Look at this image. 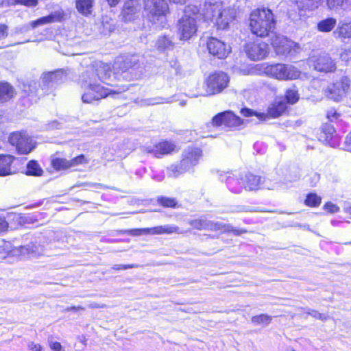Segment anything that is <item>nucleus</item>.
I'll use <instances>...</instances> for the list:
<instances>
[{"instance_id":"393cba45","label":"nucleus","mask_w":351,"mask_h":351,"mask_svg":"<svg viewBox=\"0 0 351 351\" xmlns=\"http://www.w3.org/2000/svg\"><path fill=\"white\" fill-rule=\"evenodd\" d=\"M175 149V145L169 142L164 141L157 144L154 149L152 151L154 155L157 158L170 154Z\"/></svg>"},{"instance_id":"412c9836","label":"nucleus","mask_w":351,"mask_h":351,"mask_svg":"<svg viewBox=\"0 0 351 351\" xmlns=\"http://www.w3.org/2000/svg\"><path fill=\"white\" fill-rule=\"evenodd\" d=\"M297 4L300 15L306 14V12H313L317 10L321 0H291Z\"/></svg>"},{"instance_id":"6ab92c4d","label":"nucleus","mask_w":351,"mask_h":351,"mask_svg":"<svg viewBox=\"0 0 351 351\" xmlns=\"http://www.w3.org/2000/svg\"><path fill=\"white\" fill-rule=\"evenodd\" d=\"M67 78V73L62 69L43 73L42 82L45 85L63 82Z\"/></svg>"},{"instance_id":"7c9ffc66","label":"nucleus","mask_w":351,"mask_h":351,"mask_svg":"<svg viewBox=\"0 0 351 351\" xmlns=\"http://www.w3.org/2000/svg\"><path fill=\"white\" fill-rule=\"evenodd\" d=\"M186 172V170L180 163L171 165L167 168V174L172 178H177Z\"/></svg>"},{"instance_id":"2f4dec72","label":"nucleus","mask_w":351,"mask_h":351,"mask_svg":"<svg viewBox=\"0 0 351 351\" xmlns=\"http://www.w3.org/2000/svg\"><path fill=\"white\" fill-rule=\"evenodd\" d=\"M156 47L159 50L169 49L173 48V43L170 38L163 36L157 40Z\"/></svg>"},{"instance_id":"4c0bfd02","label":"nucleus","mask_w":351,"mask_h":351,"mask_svg":"<svg viewBox=\"0 0 351 351\" xmlns=\"http://www.w3.org/2000/svg\"><path fill=\"white\" fill-rule=\"evenodd\" d=\"M321 197L315 193H310L305 199V204L308 206L315 207L320 204Z\"/></svg>"},{"instance_id":"9d476101","label":"nucleus","mask_w":351,"mask_h":351,"mask_svg":"<svg viewBox=\"0 0 351 351\" xmlns=\"http://www.w3.org/2000/svg\"><path fill=\"white\" fill-rule=\"evenodd\" d=\"M189 224L193 226L194 228L198 230H223L224 232H232L233 234L236 236L241 234L243 231H240L239 230L234 229L233 227L230 225H225L221 222H213L212 221L208 220L204 217H201L199 219L191 220L189 221Z\"/></svg>"},{"instance_id":"3c124183","label":"nucleus","mask_w":351,"mask_h":351,"mask_svg":"<svg viewBox=\"0 0 351 351\" xmlns=\"http://www.w3.org/2000/svg\"><path fill=\"white\" fill-rule=\"evenodd\" d=\"M344 144L346 149L351 152V132L346 137Z\"/></svg>"},{"instance_id":"79ce46f5","label":"nucleus","mask_w":351,"mask_h":351,"mask_svg":"<svg viewBox=\"0 0 351 351\" xmlns=\"http://www.w3.org/2000/svg\"><path fill=\"white\" fill-rule=\"evenodd\" d=\"M10 5L21 4L28 7H34L37 5V0H8Z\"/></svg>"},{"instance_id":"f03ea898","label":"nucleus","mask_w":351,"mask_h":351,"mask_svg":"<svg viewBox=\"0 0 351 351\" xmlns=\"http://www.w3.org/2000/svg\"><path fill=\"white\" fill-rule=\"evenodd\" d=\"M204 7L203 14L205 20L213 23L217 29L228 28L235 19V10L223 8L221 3H206Z\"/></svg>"},{"instance_id":"bf43d9fd","label":"nucleus","mask_w":351,"mask_h":351,"mask_svg":"<svg viewBox=\"0 0 351 351\" xmlns=\"http://www.w3.org/2000/svg\"><path fill=\"white\" fill-rule=\"evenodd\" d=\"M111 7L115 6L120 0H107Z\"/></svg>"},{"instance_id":"603ef678","label":"nucleus","mask_w":351,"mask_h":351,"mask_svg":"<svg viewBox=\"0 0 351 351\" xmlns=\"http://www.w3.org/2000/svg\"><path fill=\"white\" fill-rule=\"evenodd\" d=\"M8 227V223L5 218L0 216V232L5 231Z\"/></svg>"},{"instance_id":"4d7b16f0","label":"nucleus","mask_w":351,"mask_h":351,"mask_svg":"<svg viewBox=\"0 0 351 351\" xmlns=\"http://www.w3.org/2000/svg\"><path fill=\"white\" fill-rule=\"evenodd\" d=\"M327 117L332 121L333 119H337V114L334 110H331L327 112Z\"/></svg>"},{"instance_id":"6e6552de","label":"nucleus","mask_w":351,"mask_h":351,"mask_svg":"<svg viewBox=\"0 0 351 351\" xmlns=\"http://www.w3.org/2000/svg\"><path fill=\"white\" fill-rule=\"evenodd\" d=\"M287 109V102L283 98L276 99L269 107L267 114L258 113L249 108H243L241 110L242 115L246 117H256L259 120H265L267 117L277 118L282 115Z\"/></svg>"},{"instance_id":"a211bd4d","label":"nucleus","mask_w":351,"mask_h":351,"mask_svg":"<svg viewBox=\"0 0 351 351\" xmlns=\"http://www.w3.org/2000/svg\"><path fill=\"white\" fill-rule=\"evenodd\" d=\"M315 69L320 72H332L336 69V64L327 53H322L313 60Z\"/></svg>"},{"instance_id":"f704fd0d","label":"nucleus","mask_w":351,"mask_h":351,"mask_svg":"<svg viewBox=\"0 0 351 351\" xmlns=\"http://www.w3.org/2000/svg\"><path fill=\"white\" fill-rule=\"evenodd\" d=\"M350 0H326V4L330 10H337L348 5Z\"/></svg>"},{"instance_id":"9b49d317","label":"nucleus","mask_w":351,"mask_h":351,"mask_svg":"<svg viewBox=\"0 0 351 351\" xmlns=\"http://www.w3.org/2000/svg\"><path fill=\"white\" fill-rule=\"evenodd\" d=\"M350 86V79L347 77H342L339 81L328 85L325 90V94L328 99L339 101L346 95Z\"/></svg>"},{"instance_id":"864d4df0","label":"nucleus","mask_w":351,"mask_h":351,"mask_svg":"<svg viewBox=\"0 0 351 351\" xmlns=\"http://www.w3.org/2000/svg\"><path fill=\"white\" fill-rule=\"evenodd\" d=\"M28 348L32 351H41L42 347L40 344H36L31 342L28 344Z\"/></svg>"},{"instance_id":"c756f323","label":"nucleus","mask_w":351,"mask_h":351,"mask_svg":"<svg viewBox=\"0 0 351 351\" xmlns=\"http://www.w3.org/2000/svg\"><path fill=\"white\" fill-rule=\"evenodd\" d=\"M336 25V19L333 18H328L324 19L318 23L317 29L322 32H330Z\"/></svg>"},{"instance_id":"774afa93","label":"nucleus","mask_w":351,"mask_h":351,"mask_svg":"<svg viewBox=\"0 0 351 351\" xmlns=\"http://www.w3.org/2000/svg\"><path fill=\"white\" fill-rule=\"evenodd\" d=\"M292 351H295V350H292Z\"/></svg>"},{"instance_id":"72a5a7b5","label":"nucleus","mask_w":351,"mask_h":351,"mask_svg":"<svg viewBox=\"0 0 351 351\" xmlns=\"http://www.w3.org/2000/svg\"><path fill=\"white\" fill-rule=\"evenodd\" d=\"M42 173L43 170L36 161L31 160L28 162L27 166V175L38 176H40Z\"/></svg>"},{"instance_id":"de8ad7c7","label":"nucleus","mask_w":351,"mask_h":351,"mask_svg":"<svg viewBox=\"0 0 351 351\" xmlns=\"http://www.w3.org/2000/svg\"><path fill=\"white\" fill-rule=\"evenodd\" d=\"M322 131L328 136H332L335 132L334 127L328 124L323 125Z\"/></svg>"},{"instance_id":"c85d7f7f","label":"nucleus","mask_w":351,"mask_h":351,"mask_svg":"<svg viewBox=\"0 0 351 351\" xmlns=\"http://www.w3.org/2000/svg\"><path fill=\"white\" fill-rule=\"evenodd\" d=\"M172 102L171 98H165L162 97H156L149 99H143L139 101V105L141 106H150L160 104H169Z\"/></svg>"},{"instance_id":"f3484780","label":"nucleus","mask_w":351,"mask_h":351,"mask_svg":"<svg viewBox=\"0 0 351 351\" xmlns=\"http://www.w3.org/2000/svg\"><path fill=\"white\" fill-rule=\"evenodd\" d=\"M262 184H264V188L269 190H274L278 187L277 183L271 185L269 184L266 181L263 182L261 177L251 173L246 174L243 180L244 188L248 191L257 190Z\"/></svg>"},{"instance_id":"09e8293b","label":"nucleus","mask_w":351,"mask_h":351,"mask_svg":"<svg viewBox=\"0 0 351 351\" xmlns=\"http://www.w3.org/2000/svg\"><path fill=\"white\" fill-rule=\"evenodd\" d=\"M340 58L343 61L348 62L350 60H351V51L343 50L340 54Z\"/></svg>"},{"instance_id":"37998d69","label":"nucleus","mask_w":351,"mask_h":351,"mask_svg":"<svg viewBox=\"0 0 351 351\" xmlns=\"http://www.w3.org/2000/svg\"><path fill=\"white\" fill-rule=\"evenodd\" d=\"M307 314L322 321H326L328 319V316L326 314L320 313L315 310L308 311Z\"/></svg>"},{"instance_id":"a18cd8bd","label":"nucleus","mask_w":351,"mask_h":351,"mask_svg":"<svg viewBox=\"0 0 351 351\" xmlns=\"http://www.w3.org/2000/svg\"><path fill=\"white\" fill-rule=\"evenodd\" d=\"M324 209L326 210L330 213H335L339 211V207L330 202L327 203L324 205Z\"/></svg>"},{"instance_id":"aec40b11","label":"nucleus","mask_w":351,"mask_h":351,"mask_svg":"<svg viewBox=\"0 0 351 351\" xmlns=\"http://www.w3.org/2000/svg\"><path fill=\"white\" fill-rule=\"evenodd\" d=\"M64 19V12L62 10L56 11L51 14L38 19L31 23V26L35 28L38 26L54 22H60Z\"/></svg>"},{"instance_id":"6e6d98bb","label":"nucleus","mask_w":351,"mask_h":351,"mask_svg":"<svg viewBox=\"0 0 351 351\" xmlns=\"http://www.w3.org/2000/svg\"><path fill=\"white\" fill-rule=\"evenodd\" d=\"M88 307L90 308H106V305L104 304H99L97 302H91L88 304Z\"/></svg>"},{"instance_id":"680f3d73","label":"nucleus","mask_w":351,"mask_h":351,"mask_svg":"<svg viewBox=\"0 0 351 351\" xmlns=\"http://www.w3.org/2000/svg\"><path fill=\"white\" fill-rule=\"evenodd\" d=\"M128 88H122L121 89H119V90H114L113 91L114 93H121V92H124L125 90H126Z\"/></svg>"},{"instance_id":"ea45409f","label":"nucleus","mask_w":351,"mask_h":351,"mask_svg":"<svg viewBox=\"0 0 351 351\" xmlns=\"http://www.w3.org/2000/svg\"><path fill=\"white\" fill-rule=\"evenodd\" d=\"M158 202L164 207L175 208L177 205V202L174 198L167 197H160L158 198Z\"/></svg>"},{"instance_id":"a19ab883","label":"nucleus","mask_w":351,"mask_h":351,"mask_svg":"<svg viewBox=\"0 0 351 351\" xmlns=\"http://www.w3.org/2000/svg\"><path fill=\"white\" fill-rule=\"evenodd\" d=\"M88 160L83 154L79 155L71 160H69V168L75 167L80 165L86 164Z\"/></svg>"},{"instance_id":"f8f14e48","label":"nucleus","mask_w":351,"mask_h":351,"mask_svg":"<svg viewBox=\"0 0 351 351\" xmlns=\"http://www.w3.org/2000/svg\"><path fill=\"white\" fill-rule=\"evenodd\" d=\"M214 126L223 125L227 128H235L243 123V121L232 111H224L215 115L212 120Z\"/></svg>"},{"instance_id":"1a4fd4ad","label":"nucleus","mask_w":351,"mask_h":351,"mask_svg":"<svg viewBox=\"0 0 351 351\" xmlns=\"http://www.w3.org/2000/svg\"><path fill=\"white\" fill-rule=\"evenodd\" d=\"M9 142L14 146L21 154H27L36 145V143L26 132H17L12 133L9 137Z\"/></svg>"},{"instance_id":"2eb2a0df","label":"nucleus","mask_w":351,"mask_h":351,"mask_svg":"<svg viewBox=\"0 0 351 351\" xmlns=\"http://www.w3.org/2000/svg\"><path fill=\"white\" fill-rule=\"evenodd\" d=\"M202 156V150L197 147H189L184 150L180 164L186 171L195 166Z\"/></svg>"},{"instance_id":"69168bd1","label":"nucleus","mask_w":351,"mask_h":351,"mask_svg":"<svg viewBox=\"0 0 351 351\" xmlns=\"http://www.w3.org/2000/svg\"><path fill=\"white\" fill-rule=\"evenodd\" d=\"M180 105H181V106H184V105H185V102L182 101V102L180 103Z\"/></svg>"},{"instance_id":"c9c22d12","label":"nucleus","mask_w":351,"mask_h":351,"mask_svg":"<svg viewBox=\"0 0 351 351\" xmlns=\"http://www.w3.org/2000/svg\"><path fill=\"white\" fill-rule=\"evenodd\" d=\"M294 43L287 39V43H281L278 48L276 53L278 55H287L291 53Z\"/></svg>"},{"instance_id":"58836bf2","label":"nucleus","mask_w":351,"mask_h":351,"mask_svg":"<svg viewBox=\"0 0 351 351\" xmlns=\"http://www.w3.org/2000/svg\"><path fill=\"white\" fill-rule=\"evenodd\" d=\"M281 43H287V38L282 35L274 34L271 38V44L276 51Z\"/></svg>"},{"instance_id":"a878e982","label":"nucleus","mask_w":351,"mask_h":351,"mask_svg":"<svg viewBox=\"0 0 351 351\" xmlns=\"http://www.w3.org/2000/svg\"><path fill=\"white\" fill-rule=\"evenodd\" d=\"M13 157L10 155H0V176H5L12 173L11 165Z\"/></svg>"},{"instance_id":"13d9d810","label":"nucleus","mask_w":351,"mask_h":351,"mask_svg":"<svg viewBox=\"0 0 351 351\" xmlns=\"http://www.w3.org/2000/svg\"><path fill=\"white\" fill-rule=\"evenodd\" d=\"M74 310H84V308L82 306H71L66 308V311H74Z\"/></svg>"},{"instance_id":"4468645a","label":"nucleus","mask_w":351,"mask_h":351,"mask_svg":"<svg viewBox=\"0 0 351 351\" xmlns=\"http://www.w3.org/2000/svg\"><path fill=\"white\" fill-rule=\"evenodd\" d=\"M245 52L247 57L252 60H263L268 54V45L265 42L250 43L245 46Z\"/></svg>"},{"instance_id":"7ed1b4c3","label":"nucleus","mask_w":351,"mask_h":351,"mask_svg":"<svg viewBox=\"0 0 351 351\" xmlns=\"http://www.w3.org/2000/svg\"><path fill=\"white\" fill-rule=\"evenodd\" d=\"M94 71H87L82 77V87L84 92L82 96V100L84 103L91 104L94 101H98L102 98L106 97L112 92L95 82Z\"/></svg>"},{"instance_id":"e2e57ef3","label":"nucleus","mask_w":351,"mask_h":351,"mask_svg":"<svg viewBox=\"0 0 351 351\" xmlns=\"http://www.w3.org/2000/svg\"><path fill=\"white\" fill-rule=\"evenodd\" d=\"M297 226H298L300 228H303L308 229V226H306V225L297 224Z\"/></svg>"},{"instance_id":"423d86ee","label":"nucleus","mask_w":351,"mask_h":351,"mask_svg":"<svg viewBox=\"0 0 351 351\" xmlns=\"http://www.w3.org/2000/svg\"><path fill=\"white\" fill-rule=\"evenodd\" d=\"M229 76L224 72L216 71L210 73L204 80V93L200 94L204 96H210L221 93L228 86Z\"/></svg>"},{"instance_id":"0e129e2a","label":"nucleus","mask_w":351,"mask_h":351,"mask_svg":"<svg viewBox=\"0 0 351 351\" xmlns=\"http://www.w3.org/2000/svg\"><path fill=\"white\" fill-rule=\"evenodd\" d=\"M21 249H22V250H21V252H22L23 253H24V251H25V250H27V248H26V247H21Z\"/></svg>"},{"instance_id":"ddd939ff","label":"nucleus","mask_w":351,"mask_h":351,"mask_svg":"<svg viewBox=\"0 0 351 351\" xmlns=\"http://www.w3.org/2000/svg\"><path fill=\"white\" fill-rule=\"evenodd\" d=\"M131 234L140 236L143 234H182L183 232L180 228L174 225H164L151 228L133 229L130 230Z\"/></svg>"},{"instance_id":"052dcab7","label":"nucleus","mask_w":351,"mask_h":351,"mask_svg":"<svg viewBox=\"0 0 351 351\" xmlns=\"http://www.w3.org/2000/svg\"><path fill=\"white\" fill-rule=\"evenodd\" d=\"M171 2H173L174 3H180L184 4L186 2L187 0H169Z\"/></svg>"},{"instance_id":"e433bc0d","label":"nucleus","mask_w":351,"mask_h":351,"mask_svg":"<svg viewBox=\"0 0 351 351\" xmlns=\"http://www.w3.org/2000/svg\"><path fill=\"white\" fill-rule=\"evenodd\" d=\"M285 98L287 99V103L294 104L298 101L299 95L298 91L294 88H289L286 92Z\"/></svg>"},{"instance_id":"4be33fe9","label":"nucleus","mask_w":351,"mask_h":351,"mask_svg":"<svg viewBox=\"0 0 351 351\" xmlns=\"http://www.w3.org/2000/svg\"><path fill=\"white\" fill-rule=\"evenodd\" d=\"M95 0H75V5L77 11L84 16H88L93 14Z\"/></svg>"},{"instance_id":"5fc2aeb1","label":"nucleus","mask_w":351,"mask_h":351,"mask_svg":"<svg viewBox=\"0 0 351 351\" xmlns=\"http://www.w3.org/2000/svg\"><path fill=\"white\" fill-rule=\"evenodd\" d=\"M49 346L53 351H61L62 350V346L59 342H51Z\"/></svg>"},{"instance_id":"c03bdc74","label":"nucleus","mask_w":351,"mask_h":351,"mask_svg":"<svg viewBox=\"0 0 351 351\" xmlns=\"http://www.w3.org/2000/svg\"><path fill=\"white\" fill-rule=\"evenodd\" d=\"M138 267L136 264H129V265H114L112 266V269L114 270H120V269H128L132 268H137Z\"/></svg>"},{"instance_id":"20e7f679","label":"nucleus","mask_w":351,"mask_h":351,"mask_svg":"<svg viewBox=\"0 0 351 351\" xmlns=\"http://www.w3.org/2000/svg\"><path fill=\"white\" fill-rule=\"evenodd\" d=\"M143 12L150 23L162 25L170 10L166 0H143Z\"/></svg>"},{"instance_id":"f257e3e1","label":"nucleus","mask_w":351,"mask_h":351,"mask_svg":"<svg viewBox=\"0 0 351 351\" xmlns=\"http://www.w3.org/2000/svg\"><path fill=\"white\" fill-rule=\"evenodd\" d=\"M276 26V20L271 10L269 8H257L250 16V29L254 35L265 38L273 33Z\"/></svg>"},{"instance_id":"cd10ccee","label":"nucleus","mask_w":351,"mask_h":351,"mask_svg":"<svg viewBox=\"0 0 351 351\" xmlns=\"http://www.w3.org/2000/svg\"><path fill=\"white\" fill-rule=\"evenodd\" d=\"M51 166L58 171L69 169V160L57 157L53 155L51 158Z\"/></svg>"},{"instance_id":"dca6fc26","label":"nucleus","mask_w":351,"mask_h":351,"mask_svg":"<svg viewBox=\"0 0 351 351\" xmlns=\"http://www.w3.org/2000/svg\"><path fill=\"white\" fill-rule=\"evenodd\" d=\"M207 49L210 54L222 59L230 52V47L225 43L215 38H210L207 42Z\"/></svg>"},{"instance_id":"39448f33","label":"nucleus","mask_w":351,"mask_h":351,"mask_svg":"<svg viewBox=\"0 0 351 351\" xmlns=\"http://www.w3.org/2000/svg\"><path fill=\"white\" fill-rule=\"evenodd\" d=\"M198 12L199 10L195 5H190L185 8L184 14L178 23V32L180 40H189L195 34Z\"/></svg>"},{"instance_id":"49530a36","label":"nucleus","mask_w":351,"mask_h":351,"mask_svg":"<svg viewBox=\"0 0 351 351\" xmlns=\"http://www.w3.org/2000/svg\"><path fill=\"white\" fill-rule=\"evenodd\" d=\"M132 4V3H131L130 1L125 3L123 7V12L125 14H129L134 13L135 8Z\"/></svg>"},{"instance_id":"8fccbe9b","label":"nucleus","mask_w":351,"mask_h":351,"mask_svg":"<svg viewBox=\"0 0 351 351\" xmlns=\"http://www.w3.org/2000/svg\"><path fill=\"white\" fill-rule=\"evenodd\" d=\"M8 36V27L5 25H0V40Z\"/></svg>"},{"instance_id":"0eeeda50","label":"nucleus","mask_w":351,"mask_h":351,"mask_svg":"<svg viewBox=\"0 0 351 351\" xmlns=\"http://www.w3.org/2000/svg\"><path fill=\"white\" fill-rule=\"evenodd\" d=\"M267 75L279 80H294L300 77L301 72L291 64H276L265 68Z\"/></svg>"},{"instance_id":"338daca9","label":"nucleus","mask_w":351,"mask_h":351,"mask_svg":"<svg viewBox=\"0 0 351 351\" xmlns=\"http://www.w3.org/2000/svg\"><path fill=\"white\" fill-rule=\"evenodd\" d=\"M348 213L351 215V207L348 208Z\"/></svg>"},{"instance_id":"473e14b6","label":"nucleus","mask_w":351,"mask_h":351,"mask_svg":"<svg viewBox=\"0 0 351 351\" xmlns=\"http://www.w3.org/2000/svg\"><path fill=\"white\" fill-rule=\"evenodd\" d=\"M251 321L256 326L261 325L266 326L271 322V317L266 314H261L259 315L253 316Z\"/></svg>"},{"instance_id":"5701e85b","label":"nucleus","mask_w":351,"mask_h":351,"mask_svg":"<svg viewBox=\"0 0 351 351\" xmlns=\"http://www.w3.org/2000/svg\"><path fill=\"white\" fill-rule=\"evenodd\" d=\"M16 95L14 88L8 82H0V104L5 103L12 99Z\"/></svg>"},{"instance_id":"bb28decb","label":"nucleus","mask_w":351,"mask_h":351,"mask_svg":"<svg viewBox=\"0 0 351 351\" xmlns=\"http://www.w3.org/2000/svg\"><path fill=\"white\" fill-rule=\"evenodd\" d=\"M335 36L341 38H351V22L339 26L333 32Z\"/></svg>"},{"instance_id":"b1692460","label":"nucleus","mask_w":351,"mask_h":351,"mask_svg":"<svg viewBox=\"0 0 351 351\" xmlns=\"http://www.w3.org/2000/svg\"><path fill=\"white\" fill-rule=\"evenodd\" d=\"M112 71L111 66L108 64L101 63L96 69V73H94L93 79L96 83V77L105 83L108 84V81L111 78Z\"/></svg>"}]
</instances>
